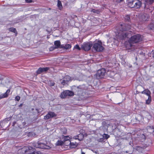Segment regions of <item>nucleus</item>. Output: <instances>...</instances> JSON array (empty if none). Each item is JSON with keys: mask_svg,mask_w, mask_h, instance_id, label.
<instances>
[{"mask_svg": "<svg viewBox=\"0 0 154 154\" xmlns=\"http://www.w3.org/2000/svg\"><path fill=\"white\" fill-rule=\"evenodd\" d=\"M131 26L130 25L123 24L121 25L119 28L120 31L116 34L117 38L120 39H124L126 38H128L129 33L126 31L130 29Z\"/></svg>", "mask_w": 154, "mask_h": 154, "instance_id": "1", "label": "nucleus"}, {"mask_svg": "<svg viewBox=\"0 0 154 154\" xmlns=\"http://www.w3.org/2000/svg\"><path fill=\"white\" fill-rule=\"evenodd\" d=\"M143 36L140 34H137L132 36L130 38V42L126 45L127 49L133 51L135 49V46L131 44L139 43L143 40Z\"/></svg>", "mask_w": 154, "mask_h": 154, "instance_id": "2", "label": "nucleus"}, {"mask_svg": "<svg viewBox=\"0 0 154 154\" xmlns=\"http://www.w3.org/2000/svg\"><path fill=\"white\" fill-rule=\"evenodd\" d=\"M92 49L97 52H102L104 48L102 46V43L100 41H98L94 43Z\"/></svg>", "mask_w": 154, "mask_h": 154, "instance_id": "3", "label": "nucleus"}, {"mask_svg": "<svg viewBox=\"0 0 154 154\" xmlns=\"http://www.w3.org/2000/svg\"><path fill=\"white\" fill-rule=\"evenodd\" d=\"M34 146L36 148H38L45 149H49L50 147L44 143H39L38 142L35 143L34 144Z\"/></svg>", "mask_w": 154, "mask_h": 154, "instance_id": "4", "label": "nucleus"}, {"mask_svg": "<svg viewBox=\"0 0 154 154\" xmlns=\"http://www.w3.org/2000/svg\"><path fill=\"white\" fill-rule=\"evenodd\" d=\"M105 70L103 68L98 70L96 74L97 78L99 79L103 78L105 76Z\"/></svg>", "mask_w": 154, "mask_h": 154, "instance_id": "5", "label": "nucleus"}, {"mask_svg": "<svg viewBox=\"0 0 154 154\" xmlns=\"http://www.w3.org/2000/svg\"><path fill=\"white\" fill-rule=\"evenodd\" d=\"M141 93L145 94L148 96V99L146 100V103L148 104H149L151 100L150 91L148 89H146L142 91Z\"/></svg>", "mask_w": 154, "mask_h": 154, "instance_id": "6", "label": "nucleus"}, {"mask_svg": "<svg viewBox=\"0 0 154 154\" xmlns=\"http://www.w3.org/2000/svg\"><path fill=\"white\" fill-rule=\"evenodd\" d=\"M73 95V93L72 92L66 90L62 92L60 95V97L62 98H65L67 96H72Z\"/></svg>", "mask_w": 154, "mask_h": 154, "instance_id": "7", "label": "nucleus"}, {"mask_svg": "<svg viewBox=\"0 0 154 154\" xmlns=\"http://www.w3.org/2000/svg\"><path fill=\"white\" fill-rule=\"evenodd\" d=\"M92 45L91 42L84 43L82 46V49L85 51H88L91 49Z\"/></svg>", "mask_w": 154, "mask_h": 154, "instance_id": "8", "label": "nucleus"}, {"mask_svg": "<svg viewBox=\"0 0 154 154\" xmlns=\"http://www.w3.org/2000/svg\"><path fill=\"white\" fill-rule=\"evenodd\" d=\"M56 116L57 115L54 112H49L47 115L44 116V119H48Z\"/></svg>", "mask_w": 154, "mask_h": 154, "instance_id": "9", "label": "nucleus"}, {"mask_svg": "<svg viewBox=\"0 0 154 154\" xmlns=\"http://www.w3.org/2000/svg\"><path fill=\"white\" fill-rule=\"evenodd\" d=\"M149 17L148 15L145 13L141 14L139 16L140 20L143 21H147L149 19Z\"/></svg>", "mask_w": 154, "mask_h": 154, "instance_id": "10", "label": "nucleus"}, {"mask_svg": "<svg viewBox=\"0 0 154 154\" xmlns=\"http://www.w3.org/2000/svg\"><path fill=\"white\" fill-rule=\"evenodd\" d=\"M134 5L133 8H139L141 5V2L139 0H133Z\"/></svg>", "mask_w": 154, "mask_h": 154, "instance_id": "11", "label": "nucleus"}, {"mask_svg": "<svg viewBox=\"0 0 154 154\" xmlns=\"http://www.w3.org/2000/svg\"><path fill=\"white\" fill-rule=\"evenodd\" d=\"M71 80V77L69 76L66 75L64 78L62 82L61 83L63 85H64Z\"/></svg>", "mask_w": 154, "mask_h": 154, "instance_id": "12", "label": "nucleus"}, {"mask_svg": "<svg viewBox=\"0 0 154 154\" xmlns=\"http://www.w3.org/2000/svg\"><path fill=\"white\" fill-rule=\"evenodd\" d=\"M49 69L48 67H42L39 68L37 71V73L38 74H40L43 72H45L48 71Z\"/></svg>", "mask_w": 154, "mask_h": 154, "instance_id": "13", "label": "nucleus"}, {"mask_svg": "<svg viewBox=\"0 0 154 154\" xmlns=\"http://www.w3.org/2000/svg\"><path fill=\"white\" fill-rule=\"evenodd\" d=\"M70 137L68 136H65L64 137V144L66 146L69 145L70 143H71V142L69 139Z\"/></svg>", "mask_w": 154, "mask_h": 154, "instance_id": "14", "label": "nucleus"}, {"mask_svg": "<svg viewBox=\"0 0 154 154\" xmlns=\"http://www.w3.org/2000/svg\"><path fill=\"white\" fill-rule=\"evenodd\" d=\"M10 91L9 89H8L4 94L0 95V99L8 97Z\"/></svg>", "mask_w": 154, "mask_h": 154, "instance_id": "15", "label": "nucleus"}, {"mask_svg": "<svg viewBox=\"0 0 154 154\" xmlns=\"http://www.w3.org/2000/svg\"><path fill=\"white\" fill-rule=\"evenodd\" d=\"M84 137V135L82 134H80L78 135L73 137V138L75 139H78L79 140H82Z\"/></svg>", "mask_w": 154, "mask_h": 154, "instance_id": "16", "label": "nucleus"}, {"mask_svg": "<svg viewBox=\"0 0 154 154\" xmlns=\"http://www.w3.org/2000/svg\"><path fill=\"white\" fill-rule=\"evenodd\" d=\"M71 47V45L69 44H66L65 45H61L60 48H63L65 49L68 50Z\"/></svg>", "mask_w": 154, "mask_h": 154, "instance_id": "17", "label": "nucleus"}, {"mask_svg": "<svg viewBox=\"0 0 154 154\" xmlns=\"http://www.w3.org/2000/svg\"><path fill=\"white\" fill-rule=\"evenodd\" d=\"M54 44L56 47L54 48L53 49L58 48H60L61 45H60V41L57 40L55 41L54 42Z\"/></svg>", "mask_w": 154, "mask_h": 154, "instance_id": "18", "label": "nucleus"}, {"mask_svg": "<svg viewBox=\"0 0 154 154\" xmlns=\"http://www.w3.org/2000/svg\"><path fill=\"white\" fill-rule=\"evenodd\" d=\"M69 147L70 148H73L76 147L78 145V143L76 142H75V143H72L71 142V143H69Z\"/></svg>", "mask_w": 154, "mask_h": 154, "instance_id": "19", "label": "nucleus"}, {"mask_svg": "<svg viewBox=\"0 0 154 154\" xmlns=\"http://www.w3.org/2000/svg\"><path fill=\"white\" fill-rule=\"evenodd\" d=\"M133 0H131L128 2V5L129 7H130L131 8H133V6H134V5H133Z\"/></svg>", "mask_w": 154, "mask_h": 154, "instance_id": "20", "label": "nucleus"}, {"mask_svg": "<svg viewBox=\"0 0 154 154\" xmlns=\"http://www.w3.org/2000/svg\"><path fill=\"white\" fill-rule=\"evenodd\" d=\"M57 6L58 8L61 10L62 9L63 6L61 1H57Z\"/></svg>", "mask_w": 154, "mask_h": 154, "instance_id": "21", "label": "nucleus"}, {"mask_svg": "<svg viewBox=\"0 0 154 154\" xmlns=\"http://www.w3.org/2000/svg\"><path fill=\"white\" fill-rule=\"evenodd\" d=\"M29 150V148L27 146H24L21 149V150L22 151V152L23 153H25L26 152Z\"/></svg>", "mask_w": 154, "mask_h": 154, "instance_id": "22", "label": "nucleus"}, {"mask_svg": "<svg viewBox=\"0 0 154 154\" xmlns=\"http://www.w3.org/2000/svg\"><path fill=\"white\" fill-rule=\"evenodd\" d=\"M64 144V143L63 142V141L61 140H58L56 143V145H62L63 144Z\"/></svg>", "mask_w": 154, "mask_h": 154, "instance_id": "23", "label": "nucleus"}, {"mask_svg": "<svg viewBox=\"0 0 154 154\" xmlns=\"http://www.w3.org/2000/svg\"><path fill=\"white\" fill-rule=\"evenodd\" d=\"M148 28L150 29H154V23H151L148 26Z\"/></svg>", "mask_w": 154, "mask_h": 154, "instance_id": "24", "label": "nucleus"}, {"mask_svg": "<svg viewBox=\"0 0 154 154\" xmlns=\"http://www.w3.org/2000/svg\"><path fill=\"white\" fill-rule=\"evenodd\" d=\"M29 154H43L42 152L39 151H35L32 153H29Z\"/></svg>", "mask_w": 154, "mask_h": 154, "instance_id": "25", "label": "nucleus"}, {"mask_svg": "<svg viewBox=\"0 0 154 154\" xmlns=\"http://www.w3.org/2000/svg\"><path fill=\"white\" fill-rule=\"evenodd\" d=\"M91 12L94 13H96L97 14L100 13V11L99 10H97L94 9H92L91 11Z\"/></svg>", "mask_w": 154, "mask_h": 154, "instance_id": "26", "label": "nucleus"}, {"mask_svg": "<svg viewBox=\"0 0 154 154\" xmlns=\"http://www.w3.org/2000/svg\"><path fill=\"white\" fill-rule=\"evenodd\" d=\"M9 31L12 32L16 33L17 32L16 29L14 28H11L9 29Z\"/></svg>", "mask_w": 154, "mask_h": 154, "instance_id": "27", "label": "nucleus"}, {"mask_svg": "<svg viewBox=\"0 0 154 154\" xmlns=\"http://www.w3.org/2000/svg\"><path fill=\"white\" fill-rule=\"evenodd\" d=\"M77 91H78L77 94L79 95H81L82 94V93L81 92H82V89L79 88H77Z\"/></svg>", "mask_w": 154, "mask_h": 154, "instance_id": "28", "label": "nucleus"}, {"mask_svg": "<svg viewBox=\"0 0 154 154\" xmlns=\"http://www.w3.org/2000/svg\"><path fill=\"white\" fill-rule=\"evenodd\" d=\"M146 2L147 3L150 4L154 2V0H146Z\"/></svg>", "mask_w": 154, "mask_h": 154, "instance_id": "29", "label": "nucleus"}, {"mask_svg": "<svg viewBox=\"0 0 154 154\" xmlns=\"http://www.w3.org/2000/svg\"><path fill=\"white\" fill-rule=\"evenodd\" d=\"M103 137L106 139H107L109 137V136L107 134H104L103 135Z\"/></svg>", "mask_w": 154, "mask_h": 154, "instance_id": "30", "label": "nucleus"}, {"mask_svg": "<svg viewBox=\"0 0 154 154\" xmlns=\"http://www.w3.org/2000/svg\"><path fill=\"white\" fill-rule=\"evenodd\" d=\"M125 20L127 21H128L130 20V16L129 15H126L125 17Z\"/></svg>", "mask_w": 154, "mask_h": 154, "instance_id": "31", "label": "nucleus"}, {"mask_svg": "<svg viewBox=\"0 0 154 154\" xmlns=\"http://www.w3.org/2000/svg\"><path fill=\"white\" fill-rule=\"evenodd\" d=\"M74 48L77 49L79 50H81V48L79 47L78 45H76L74 47Z\"/></svg>", "mask_w": 154, "mask_h": 154, "instance_id": "32", "label": "nucleus"}, {"mask_svg": "<svg viewBox=\"0 0 154 154\" xmlns=\"http://www.w3.org/2000/svg\"><path fill=\"white\" fill-rule=\"evenodd\" d=\"M20 99V97L19 96H17L15 98V100H16L18 101Z\"/></svg>", "mask_w": 154, "mask_h": 154, "instance_id": "33", "label": "nucleus"}, {"mask_svg": "<svg viewBox=\"0 0 154 154\" xmlns=\"http://www.w3.org/2000/svg\"><path fill=\"white\" fill-rule=\"evenodd\" d=\"M33 134L35 135L34 133L33 132H30L28 134V135L29 137H31L32 136H33Z\"/></svg>", "mask_w": 154, "mask_h": 154, "instance_id": "34", "label": "nucleus"}, {"mask_svg": "<svg viewBox=\"0 0 154 154\" xmlns=\"http://www.w3.org/2000/svg\"><path fill=\"white\" fill-rule=\"evenodd\" d=\"M54 85V83L52 82L51 83H50V85L51 86H52Z\"/></svg>", "mask_w": 154, "mask_h": 154, "instance_id": "35", "label": "nucleus"}, {"mask_svg": "<svg viewBox=\"0 0 154 154\" xmlns=\"http://www.w3.org/2000/svg\"><path fill=\"white\" fill-rule=\"evenodd\" d=\"M116 2H122L123 0H114Z\"/></svg>", "mask_w": 154, "mask_h": 154, "instance_id": "36", "label": "nucleus"}, {"mask_svg": "<svg viewBox=\"0 0 154 154\" xmlns=\"http://www.w3.org/2000/svg\"><path fill=\"white\" fill-rule=\"evenodd\" d=\"M26 2L28 3H30L32 2V0H26Z\"/></svg>", "mask_w": 154, "mask_h": 154, "instance_id": "37", "label": "nucleus"}, {"mask_svg": "<svg viewBox=\"0 0 154 154\" xmlns=\"http://www.w3.org/2000/svg\"><path fill=\"white\" fill-rule=\"evenodd\" d=\"M148 130H154L153 128H151L150 127L148 128Z\"/></svg>", "mask_w": 154, "mask_h": 154, "instance_id": "38", "label": "nucleus"}, {"mask_svg": "<svg viewBox=\"0 0 154 154\" xmlns=\"http://www.w3.org/2000/svg\"><path fill=\"white\" fill-rule=\"evenodd\" d=\"M81 154H85V153L83 152L82 150H81Z\"/></svg>", "mask_w": 154, "mask_h": 154, "instance_id": "39", "label": "nucleus"}, {"mask_svg": "<svg viewBox=\"0 0 154 154\" xmlns=\"http://www.w3.org/2000/svg\"><path fill=\"white\" fill-rule=\"evenodd\" d=\"M23 106V104L22 103V104H20L19 105V107H21L22 106Z\"/></svg>", "mask_w": 154, "mask_h": 154, "instance_id": "40", "label": "nucleus"}, {"mask_svg": "<svg viewBox=\"0 0 154 154\" xmlns=\"http://www.w3.org/2000/svg\"><path fill=\"white\" fill-rule=\"evenodd\" d=\"M143 136L144 137V138H145V136H144L143 134H142Z\"/></svg>", "mask_w": 154, "mask_h": 154, "instance_id": "41", "label": "nucleus"}, {"mask_svg": "<svg viewBox=\"0 0 154 154\" xmlns=\"http://www.w3.org/2000/svg\"><path fill=\"white\" fill-rule=\"evenodd\" d=\"M23 123L24 124L23 125H25V123L24 122H23Z\"/></svg>", "mask_w": 154, "mask_h": 154, "instance_id": "42", "label": "nucleus"}, {"mask_svg": "<svg viewBox=\"0 0 154 154\" xmlns=\"http://www.w3.org/2000/svg\"><path fill=\"white\" fill-rule=\"evenodd\" d=\"M57 1H60V0H58Z\"/></svg>", "mask_w": 154, "mask_h": 154, "instance_id": "43", "label": "nucleus"}, {"mask_svg": "<svg viewBox=\"0 0 154 154\" xmlns=\"http://www.w3.org/2000/svg\"><path fill=\"white\" fill-rule=\"evenodd\" d=\"M68 143L67 142H66V144H67V143Z\"/></svg>", "mask_w": 154, "mask_h": 154, "instance_id": "44", "label": "nucleus"}]
</instances>
